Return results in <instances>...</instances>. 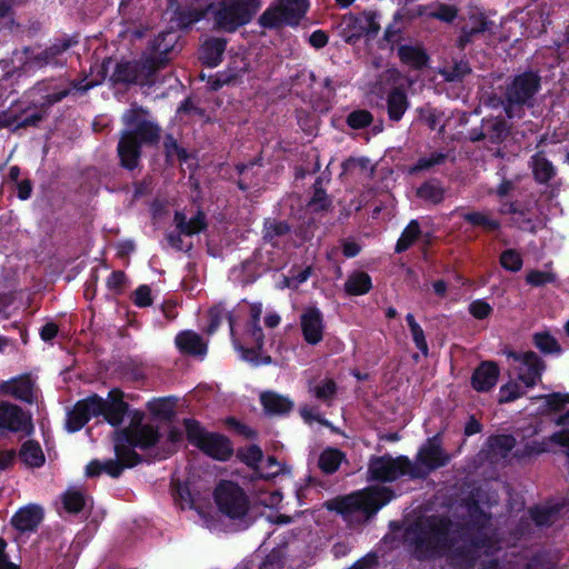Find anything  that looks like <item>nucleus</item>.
Segmentation results:
<instances>
[{
	"mask_svg": "<svg viewBox=\"0 0 569 569\" xmlns=\"http://www.w3.org/2000/svg\"><path fill=\"white\" fill-rule=\"evenodd\" d=\"M557 281V274L551 271H542L538 269L530 270L526 276V282L532 287H543L548 283Z\"/></svg>",
	"mask_w": 569,
	"mask_h": 569,
	"instance_id": "nucleus-61",
	"label": "nucleus"
},
{
	"mask_svg": "<svg viewBox=\"0 0 569 569\" xmlns=\"http://www.w3.org/2000/svg\"><path fill=\"white\" fill-rule=\"evenodd\" d=\"M459 217L473 228H481L486 233H493L500 230L501 222L492 218L488 212L459 210Z\"/></svg>",
	"mask_w": 569,
	"mask_h": 569,
	"instance_id": "nucleus-33",
	"label": "nucleus"
},
{
	"mask_svg": "<svg viewBox=\"0 0 569 569\" xmlns=\"http://www.w3.org/2000/svg\"><path fill=\"white\" fill-rule=\"evenodd\" d=\"M260 402L268 415H286L293 408V402L289 398L273 391L262 392Z\"/></svg>",
	"mask_w": 569,
	"mask_h": 569,
	"instance_id": "nucleus-34",
	"label": "nucleus"
},
{
	"mask_svg": "<svg viewBox=\"0 0 569 569\" xmlns=\"http://www.w3.org/2000/svg\"><path fill=\"white\" fill-rule=\"evenodd\" d=\"M470 73V64L465 58L453 59L450 66L441 70V74L447 81H462Z\"/></svg>",
	"mask_w": 569,
	"mask_h": 569,
	"instance_id": "nucleus-48",
	"label": "nucleus"
},
{
	"mask_svg": "<svg viewBox=\"0 0 569 569\" xmlns=\"http://www.w3.org/2000/svg\"><path fill=\"white\" fill-rule=\"evenodd\" d=\"M387 114L391 122H399L410 106L406 91L393 87L387 94Z\"/></svg>",
	"mask_w": 569,
	"mask_h": 569,
	"instance_id": "nucleus-31",
	"label": "nucleus"
},
{
	"mask_svg": "<svg viewBox=\"0 0 569 569\" xmlns=\"http://www.w3.org/2000/svg\"><path fill=\"white\" fill-rule=\"evenodd\" d=\"M412 557L431 561L447 557L451 560L472 561L470 548L461 542L453 521L447 516H431L407 530Z\"/></svg>",
	"mask_w": 569,
	"mask_h": 569,
	"instance_id": "nucleus-2",
	"label": "nucleus"
},
{
	"mask_svg": "<svg viewBox=\"0 0 569 569\" xmlns=\"http://www.w3.org/2000/svg\"><path fill=\"white\" fill-rule=\"evenodd\" d=\"M541 89V77L538 71L526 70L513 77H510L499 98V104L502 107L508 119H521L527 108H532L536 102V96Z\"/></svg>",
	"mask_w": 569,
	"mask_h": 569,
	"instance_id": "nucleus-5",
	"label": "nucleus"
},
{
	"mask_svg": "<svg viewBox=\"0 0 569 569\" xmlns=\"http://www.w3.org/2000/svg\"><path fill=\"white\" fill-rule=\"evenodd\" d=\"M406 322L411 333L412 341L416 348L427 357L429 355V347L425 336V331L421 326L416 321V318L412 313H407Z\"/></svg>",
	"mask_w": 569,
	"mask_h": 569,
	"instance_id": "nucleus-50",
	"label": "nucleus"
},
{
	"mask_svg": "<svg viewBox=\"0 0 569 569\" xmlns=\"http://www.w3.org/2000/svg\"><path fill=\"white\" fill-rule=\"evenodd\" d=\"M526 393L521 385L516 381H509L500 387L499 402L508 403L521 398Z\"/></svg>",
	"mask_w": 569,
	"mask_h": 569,
	"instance_id": "nucleus-58",
	"label": "nucleus"
},
{
	"mask_svg": "<svg viewBox=\"0 0 569 569\" xmlns=\"http://www.w3.org/2000/svg\"><path fill=\"white\" fill-rule=\"evenodd\" d=\"M312 392L318 400L328 403L337 393V383L332 379H325L312 389Z\"/></svg>",
	"mask_w": 569,
	"mask_h": 569,
	"instance_id": "nucleus-60",
	"label": "nucleus"
},
{
	"mask_svg": "<svg viewBox=\"0 0 569 569\" xmlns=\"http://www.w3.org/2000/svg\"><path fill=\"white\" fill-rule=\"evenodd\" d=\"M468 520L455 522L456 532L462 536L461 542L470 548L471 557L475 560L479 550L489 548L492 539L487 532L490 527L491 515L486 512L478 501L473 500L468 505Z\"/></svg>",
	"mask_w": 569,
	"mask_h": 569,
	"instance_id": "nucleus-6",
	"label": "nucleus"
},
{
	"mask_svg": "<svg viewBox=\"0 0 569 569\" xmlns=\"http://www.w3.org/2000/svg\"><path fill=\"white\" fill-rule=\"evenodd\" d=\"M228 41L221 37L206 39L199 48V60L208 68H214L222 61Z\"/></svg>",
	"mask_w": 569,
	"mask_h": 569,
	"instance_id": "nucleus-28",
	"label": "nucleus"
},
{
	"mask_svg": "<svg viewBox=\"0 0 569 569\" xmlns=\"http://www.w3.org/2000/svg\"><path fill=\"white\" fill-rule=\"evenodd\" d=\"M418 120L425 122L430 130H436L442 113L430 104L417 108Z\"/></svg>",
	"mask_w": 569,
	"mask_h": 569,
	"instance_id": "nucleus-62",
	"label": "nucleus"
},
{
	"mask_svg": "<svg viewBox=\"0 0 569 569\" xmlns=\"http://www.w3.org/2000/svg\"><path fill=\"white\" fill-rule=\"evenodd\" d=\"M44 517L43 508L28 505L20 508L11 518V525L20 532H32L38 529Z\"/></svg>",
	"mask_w": 569,
	"mask_h": 569,
	"instance_id": "nucleus-26",
	"label": "nucleus"
},
{
	"mask_svg": "<svg viewBox=\"0 0 569 569\" xmlns=\"http://www.w3.org/2000/svg\"><path fill=\"white\" fill-rule=\"evenodd\" d=\"M400 62L413 70H422L429 63V54L420 46L400 44L397 48Z\"/></svg>",
	"mask_w": 569,
	"mask_h": 569,
	"instance_id": "nucleus-30",
	"label": "nucleus"
},
{
	"mask_svg": "<svg viewBox=\"0 0 569 569\" xmlns=\"http://www.w3.org/2000/svg\"><path fill=\"white\" fill-rule=\"evenodd\" d=\"M129 409V403L124 401V392L120 388H112L107 398H102L100 417L111 427L117 428L122 425Z\"/></svg>",
	"mask_w": 569,
	"mask_h": 569,
	"instance_id": "nucleus-22",
	"label": "nucleus"
},
{
	"mask_svg": "<svg viewBox=\"0 0 569 569\" xmlns=\"http://www.w3.org/2000/svg\"><path fill=\"white\" fill-rule=\"evenodd\" d=\"M421 228L418 220L413 219L402 230L399 239L397 240L395 252L402 253L407 251L420 238Z\"/></svg>",
	"mask_w": 569,
	"mask_h": 569,
	"instance_id": "nucleus-41",
	"label": "nucleus"
},
{
	"mask_svg": "<svg viewBox=\"0 0 569 569\" xmlns=\"http://www.w3.org/2000/svg\"><path fill=\"white\" fill-rule=\"evenodd\" d=\"M213 500L221 515L238 520L247 516L250 500L242 487L231 480H220L213 490Z\"/></svg>",
	"mask_w": 569,
	"mask_h": 569,
	"instance_id": "nucleus-11",
	"label": "nucleus"
},
{
	"mask_svg": "<svg viewBox=\"0 0 569 569\" xmlns=\"http://www.w3.org/2000/svg\"><path fill=\"white\" fill-rule=\"evenodd\" d=\"M158 66V61L144 56L139 60H121L116 63L109 81L113 87L144 86L151 81Z\"/></svg>",
	"mask_w": 569,
	"mask_h": 569,
	"instance_id": "nucleus-12",
	"label": "nucleus"
},
{
	"mask_svg": "<svg viewBox=\"0 0 569 569\" xmlns=\"http://www.w3.org/2000/svg\"><path fill=\"white\" fill-rule=\"evenodd\" d=\"M174 401L169 398H153L148 402V409L157 417L169 419L173 416Z\"/></svg>",
	"mask_w": 569,
	"mask_h": 569,
	"instance_id": "nucleus-55",
	"label": "nucleus"
},
{
	"mask_svg": "<svg viewBox=\"0 0 569 569\" xmlns=\"http://www.w3.org/2000/svg\"><path fill=\"white\" fill-rule=\"evenodd\" d=\"M499 262L501 267L510 272H518L522 269L523 259L517 249H506L501 252Z\"/></svg>",
	"mask_w": 569,
	"mask_h": 569,
	"instance_id": "nucleus-56",
	"label": "nucleus"
},
{
	"mask_svg": "<svg viewBox=\"0 0 569 569\" xmlns=\"http://www.w3.org/2000/svg\"><path fill=\"white\" fill-rule=\"evenodd\" d=\"M331 199L322 188V179L318 177L313 183V194L308 202V207L313 212L325 211L331 207Z\"/></svg>",
	"mask_w": 569,
	"mask_h": 569,
	"instance_id": "nucleus-49",
	"label": "nucleus"
},
{
	"mask_svg": "<svg viewBox=\"0 0 569 569\" xmlns=\"http://www.w3.org/2000/svg\"><path fill=\"white\" fill-rule=\"evenodd\" d=\"M10 392L16 399L32 403L33 382L28 376L20 377L13 380Z\"/></svg>",
	"mask_w": 569,
	"mask_h": 569,
	"instance_id": "nucleus-52",
	"label": "nucleus"
},
{
	"mask_svg": "<svg viewBox=\"0 0 569 569\" xmlns=\"http://www.w3.org/2000/svg\"><path fill=\"white\" fill-rule=\"evenodd\" d=\"M177 38L173 32H160L152 40H150L148 50L149 53L146 58H153L158 61L157 71L163 69L169 62V54L174 48Z\"/></svg>",
	"mask_w": 569,
	"mask_h": 569,
	"instance_id": "nucleus-25",
	"label": "nucleus"
},
{
	"mask_svg": "<svg viewBox=\"0 0 569 569\" xmlns=\"http://www.w3.org/2000/svg\"><path fill=\"white\" fill-rule=\"evenodd\" d=\"M238 458L249 468L256 469L263 458V452L258 445H250L238 451Z\"/></svg>",
	"mask_w": 569,
	"mask_h": 569,
	"instance_id": "nucleus-59",
	"label": "nucleus"
},
{
	"mask_svg": "<svg viewBox=\"0 0 569 569\" xmlns=\"http://www.w3.org/2000/svg\"><path fill=\"white\" fill-rule=\"evenodd\" d=\"M448 159V154L442 151H433L428 157H420L415 164L408 169L409 174H417L421 171L430 170L436 166L443 164Z\"/></svg>",
	"mask_w": 569,
	"mask_h": 569,
	"instance_id": "nucleus-47",
	"label": "nucleus"
},
{
	"mask_svg": "<svg viewBox=\"0 0 569 569\" xmlns=\"http://www.w3.org/2000/svg\"><path fill=\"white\" fill-rule=\"evenodd\" d=\"M174 343L178 350L184 356L204 357L208 351L207 342L199 333L192 330L179 332L176 336Z\"/></svg>",
	"mask_w": 569,
	"mask_h": 569,
	"instance_id": "nucleus-29",
	"label": "nucleus"
},
{
	"mask_svg": "<svg viewBox=\"0 0 569 569\" xmlns=\"http://www.w3.org/2000/svg\"><path fill=\"white\" fill-rule=\"evenodd\" d=\"M533 346L543 355H560L562 348L549 331H538L532 335Z\"/></svg>",
	"mask_w": 569,
	"mask_h": 569,
	"instance_id": "nucleus-43",
	"label": "nucleus"
},
{
	"mask_svg": "<svg viewBox=\"0 0 569 569\" xmlns=\"http://www.w3.org/2000/svg\"><path fill=\"white\" fill-rule=\"evenodd\" d=\"M426 473L420 472L418 468H413V463L407 456L396 458L388 453L373 456L368 465L369 479L382 483L392 482L405 476L411 479H426Z\"/></svg>",
	"mask_w": 569,
	"mask_h": 569,
	"instance_id": "nucleus-9",
	"label": "nucleus"
},
{
	"mask_svg": "<svg viewBox=\"0 0 569 569\" xmlns=\"http://www.w3.org/2000/svg\"><path fill=\"white\" fill-rule=\"evenodd\" d=\"M20 460L31 468H39L44 463V455L38 441L27 440L19 451Z\"/></svg>",
	"mask_w": 569,
	"mask_h": 569,
	"instance_id": "nucleus-39",
	"label": "nucleus"
},
{
	"mask_svg": "<svg viewBox=\"0 0 569 569\" xmlns=\"http://www.w3.org/2000/svg\"><path fill=\"white\" fill-rule=\"evenodd\" d=\"M373 122L372 113L367 109H357L351 111L347 118L346 123L353 130L368 128Z\"/></svg>",
	"mask_w": 569,
	"mask_h": 569,
	"instance_id": "nucleus-54",
	"label": "nucleus"
},
{
	"mask_svg": "<svg viewBox=\"0 0 569 569\" xmlns=\"http://www.w3.org/2000/svg\"><path fill=\"white\" fill-rule=\"evenodd\" d=\"M134 448L136 447H130L128 443L116 445L114 451L117 460L121 461L123 470L126 468H133L142 461V457L134 450Z\"/></svg>",
	"mask_w": 569,
	"mask_h": 569,
	"instance_id": "nucleus-53",
	"label": "nucleus"
},
{
	"mask_svg": "<svg viewBox=\"0 0 569 569\" xmlns=\"http://www.w3.org/2000/svg\"><path fill=\"white\" fill-rule=\"evenodd\" d=\"M173 485V497L179 501L182 508L188 507L189 509L194 508L196 498L191 491L189 482H172Z\"/></svg>",
	"mask_w": 569,
	"mask_h": 569,
	"instance_id": "nucleus-57",
	"label": "nucleus"
},
{
	"mask_svg": "<svg viewBox=\"0 0 569 569\" xmlns=\"http://www.w3.org/2000/svg\"><path fill=\"white\" fill-rule=\"evenodd\" d=\"M262 0H220L213 11V29L233 33L248 24L261 8Z\"/></svg>",
	"mask_w": 569,
	"mask_h": 569,
	"instance_id": "nucleus-7",
	"label": "nucleus"
},
{
	"mask_svg": "<svg viewBox=\"0 0 569 569\" xmlns=\"http://www.w3.org/2000/svg\"><path fill=\"white\" fill-rule=\"evenodd\" d=\"M511 128L512 126L502 117L483 118L479 127L468 131V139L471 142L486 141L499 146L509 138Z\"/></svg>",
	"mask_w": 569,
	"mask_h": 569,
	"instance_id": "nucleus-16",
	"label": "nucleus"
},
{
	"mask_svg": "<svg viewBox=\"0 0 569 569\" xmlns=\"http://www.w3.org/2000/svg\"><path fill=\"white\" fill-rule=\"evenodd\" d=\"M290 231V226L287 221H270L264 223L263 239L271 241L273 238L282 237Z\"/></svg>",
	"mask_w": 569,
	"mask_h": 569,
	"instance_id": "nucleus-64",
	"label": "nucleus"
},
{
	"mask_svg": "<svg viewBox=\"0 0 569 569\" xmlns=\"http://www.w3.org/2000/svg\"><path fill=\"white\" fill-rule=\"evenodd\" d=\"M32 431L33 425L29 413L18 405L0 401V435L4 432L30 435Z\"/></svg>",
	"mask_w": 569,
	"mask_h": 569,
	"instance_id": "nucleus-19",
	"label": "nucleus"
},
{
	"mask_svg": "<svg viewBox=\"0 0 569 569\" xmlns=\"http://www.w3.org/2000/svg\"><path fill=\"white\" fill-rule=\"evenodd\" d=\"M450 455L442 448L440 435L437 433L433 437L428 438L419 448L413 468H418L420 472H427V478L430 472L447 466L450 462Z\"/></svg>",
	"mask_w": 569,
	"mask_h": 569,
	"instance_id": "nucleus-14",
	"label": "nucleus"
},
{
	"mask_svg": "<svg viewBox=\"0 0 569 569\" xmlns=\"http://www.w3.org/2000/svg\"><path fill=\"white\" fill-rule=\"evenodd\" d=\"M243 339L246 345L240 343L236 339H233V345L244 361L253 366L270 365L272 362L270 356L261 357L264 346V333L260 325H247Z\"/></svg>",
	"mask_w": 569,
	"mask_h": 569,
	"instance_id": "nucleus-15",
	"label": "nucleus"
},
{
	"mask_svg": "<svg viewBox=\"0 0 569 569\" xmlns=\"http://www.w3.org/2000/svg\"><path fill=\"white\" fill-rule=\"evenodd\" d=\"M417 196L425 201L438 204L445 199V189L438 180L433 179L423 182L417 189Z\"/></svg>",
	"mask_w": 569,
	"mask_h": 569,
	"instance_id": "nucleus-46",
	"label": "nucleus"
},
{
	"mask_svg": "<svg viewBox=\"0 0 569 569\" xmlns=\"http://www.w3.org/2000/svg\"><path fill=\"white\" fill-rule=\"evenodd\" d=\"M78 44V40L76 37H63L61 39H57L53 43L47 47L39 53L29 56V48L24 49L27 54L28 63L30 67H34L41 69L46 66L53 67H62L66 63V60H62V56L66 51H68L73 46Z\"/></svg>",
	"mask_w": 569,
	"mask_h": 569,
	"instance_id": "nucleus-18",
	"label": "nucleus"
},
{
	"mask_svg": "<svg viewBox=\"0 0 569 569\" xmlns=\"http://www.w3.org/2000/svg\"><path fill=\"white\" fill-rule=\"evenodd\" d=\"M308 9L309 0H277L260 14L258 23L268 30L297 27Z\"/></svg>",
	"mask_w": 569,
	"mask_h": 569,
	"instance_id": "nucleus-10",
	"label": "nucleus"
},
{
	"mask_svg": "<svg viewBox=\"0 0 569 569\" xmlns=\"http://www.w3.org/2000/svg\"><path fill=\"white\" fill-rule=\"evenodd\" d=\"M543 399L545 406L551 412L561 411L567 403H569L568 393L551 392L539 397Z\"/></svg>",
	"mask_w": 569,
	"mask_h": 569,
	"instance_id": "nucleus-63",
	"label": "nucleus"
},
{
	"mask_svg": "<svg viewBox=\"0 0 569 569\" xmlns=\"http://www.w3.org/2000/svg\"><path fill=\"white\" fill-rule=\"evenodd\" d=\"M343 458L345 453L341 450L327 448L320 453L318 466L323 473L332 475L339 469Z\"/></svg>",
	"mask_w": 569,
	"mask_h": 569,
	"instance_id": "nucleus-42",
	"label": "nucleus"
},
{
	"mask_svg": "<svg viewBox=\"0 0 569 569\" xmlns=\"http://www.w3.org/2000/svg\"><path fill=\"white\" fill-rule=\"evenodd\" d=\"M549 438L550 436L542 441L530 440L525 442L515 450L513 457L518 460H525L547 452L549 450V443H553Z\"/></svg>",
	"mask_w": 569,
	"mask_h": 569,
	"instance_id": "nucleus-44",
	"label": "nucleus"
},
{
	"mask_svg": "<svg viewBox=\"0 0 569 569\" xmlns=\"http://www.w3.org/2000/svg\"><path fill=\"white\" fill-rule=\"evenodd\" d=\"M223 319L228 320L230 335L234 338V317L231 312H227L224 308L220 305H216L209 309L208 312V328L207 333H214L218 328L221 326Z\"/></svg>",
	"mask_w": 569,
	"mask_h": 569,
	"instance_id": "nucleus-40",
	"label": "nucleus"
},
{
	"mask_svg": "<svg viewBox=\"0 0 569 569\" xmlns=\"http://www.w3.org/2000/svg\"><path fill=\"white\" fill-rule=\"evenodd\" d=\"M489 451L495 456L507 458L516 447V438L512 435H496L488 438Z\"/></svg>",
	"mask_w": 569,
	"mask_h": 569,
	"instance_id": "nucleus-45",
	"label": "nucleus"
},
{
	"mask_svg": "<svg viewBox=\"0 0 569 569\" xmlns=\"http://www.w3.org/2000/svg\"><path fill=\"white\" fill-rule=\"evenodd\" d=\"M530 167L533 180L538 184L548 186L557 174L556 167L541 151L531 156Z\"/></svg>",
	"mask_w": 569,
	"mask_h": 569,
	"instance_id": "nucleus-32",
	"label": "nucleus"
},
{
	"mask_svg": "<svg viewBox=\"0 0 569 569\" xmlns=\"http://www.w3.org/2000/svg\"><path fill=\"white\" fill-rule=\"evenodd\" d=\"M495 22L483 12H471L467 21L460 27L459 36L456 39V47L463 51L466 47L472 43L485 32H491Z\"/></svg>",
	"mask_w": 569,
	"mask_h": 569,
	"instance_id": "nucleus-21",
	"label": "nucleus"
},
{
	"mask_svg": "<svg viewBox=\"0 0 569 569\" xmlns=\"http://www.w3.org/2000/svg\"><path fill=\"white\" fill-rule=\"evenodd\" d=\"M102 397L92 393L84 399L78 400L67 415L66 427L69 432L80 431L91 418L101 415Z\"/></svg>",
	"mask_w": 569,
	"mask_h": 569,
	"instance_id": "nucleus-17",
	"label": "nucleus"
},
{
	"mask_svg": "<svg viewBox=\"0 0 569 569\" xmlns=\"http://www.w3.org/2000/svg\"><path fill=\"white\" fill-rule=\"evenodd\" d=\"M121 433L126 443L141 450L153 448L161 438L158 428L149 423L139 425L133 428H126Z\"/></svg>",
	"mask_w": 569,
	"mask_h": 569,
	"instance_id": "nucleus-24",
	"label": "nucleus"
},
{
	"mask_svg": "<svg viewBox=\"0 0 569 569\" xmlns=\"http://www.w3.org/2000/svg\"><path fill=\"white\" fill-rule=\"evenodd\" d=\"M171 10L180 29L191 28L194 23L201 21L207 13L206 9L202 8H182L180 2Z\"/></svg>",
	"mask_w": 569,
	"mask_h": 569,
	"instance_id": "nucleus-38",
	"label": "nucleus"
},
{
	"mask_svg": "<svg viewBox=\"0 0 569 569\" xmlns=\"http://www.w3.org/2000/svg\"><path fill=\"white\" fill-rule=\"evenodd\" d=\"M499 373L496 362L482 361L471 376V386L478 392H488L497 385Z\"/></svg>",
	"mask_w": 569,
	"mask_h": 569,
	"instance_id": "nucleus-27",
	"label": "nucleus"
},
{
	"mask_svg": "<svg viewBox=\"0 0 569 569\" xmlns=\"http://www.w3.org/2000/svg\"><path fill=\"white\" fill-rule=\"evenodd\" d=\"M183 426L188 442L198 448L206 456L218 461H228L232 457L233 447L227 436L207 431L201 423L193 418L183 419Z\"/></svg>",
	"mask_w": 569,
	"mask_h": 569,
	"instance_id": "nucleus-8",
	"label": "nucleus"
},
{
	"mask_svg": "<svg viewBox=\"0 0 569 569\" xmlns=\"http://www.w3.org/2000/svg\"><path fill=\"white\" fill-rule=\"evenodd\" d=\"M300 328L303 340L316 346L323 339L325 319L322 311L315 307H307L300 315Z\"/></svg>",
	"mask_w": 569,
	"mask_h": 569,
	"instance_id": "nucleus-23",
	"label": "nucleus"
},
{
	"mask_svg": "<svg viewBox=\"0 0 569 569\" xmlns=\"http://www.w3.org/2000/svg\"><path fill=\"white\" fill-rule=\"evenodd\" d=\"M508 357L525 367V371H520L518 375V379L525 385V387L532 388L541 380L547 365L535 351H510Z\"/></svg>",
	"mask_w": 569,
	"mask_h": 569,
	"instance_id": "nucleus-20",
	"label": "nucleus"
},
{
	"mask_svg": "<svg viewBox=\"0 0 569 569\" xmlns=\"http://www.w3.org/2000/svg\"><path fill=\"white\" fill-rule=\"evenodd\" d=\"M372 287V279L369 273L360 270L352 271L343 283L346 295L352 297L367 295Z\"/></svg>",
	"mask_w": 569,
	"mask_h": 569,
	"instance_id": "nucleus-36",
	"label": "nucleus"
},
{
	"mask_svg": "<svg viewBox=\"0 0 569 569\" xmlns=\"http://www.w3.org/2000/svg\"><path fill=\"white\" fill-rule=\"evenodd\" d=\"M380 31L378 13L376 11L363 12L362 16H351L346 20L341 30V37L346 43L355 46L363 37L375 39Z\"/></svg>",
	"mask_w": 569,
	"mask_h": 569,
	"instance_id": "nucleus-13",
	"label": "nucleus"
},
{
	"mask_svg": "<svg viewBox=\"0 0 569 569\" xmlns=\"http://www.w3.org/2000/svg\"><path fill=\"white\" fill-rule=\"evenodd\" d=\"M41 89L36 87L23 94L20 100L10 104L0 112V129L18 132L20 129L39 128L50 113L53 104L67 98L71 90L62 89L52 93L40 94Z\"/></svg>",
	"mask_w": 569,
	"mask_h": 569,
	"instance_id": "nucleus-3",
	"label": "nucleus"
},
{
	"mask_svg": "<svg viewBox=\"0 0 569 569\" xmlns=\"http://www.w3.org/2000/svg\"><path fill=\"white\" fill-rule=\"evenodd\" d=\"M174 222L180 233L186 236L200 233L208 227L206 214L201 210H199L190 220H187L184 213L177 211L174 213Z\"/></svg>",
	"mask_w": 569,
	"mask_h": 569,
	"instance_id": "nucleus-37",
	"label": "nucleus"
},
{
	"mask_svg": "<svg viewBox=\"0 0 569 569\" xmlns=\"http://www.w3.org/2000/svg\"><path fill=\"white\" fill-rule=\"evenodd\" d=\"M120 121L122 129L116 147L118 164L121 169L133 173L142 169L143 149H157L162 141L164 162L173 166L178 160L186 163L190 153L172 133L162 138V127L149 109L133 102L126 109Z\"/></svg>",
	"mask_w": 569,
	"mask_h": 569,
	"instance_id": "nucleus-1",
	"label": "nucleus"
},
{
	"mask_svg": "<svg viewBox=\"0 0 569 569\" xmlns=\"http://www.w3.org/2000/svg\"><path fill=\"white\" fill-rule=\"evenodd\" d=\"M64 510L68 513L77 515L81 512L86 506V497L83 492L77 489H68L61 496Z\"/></svg>",
	"mask_w": 569,
	"mask_h": 569,
	"instance_id": "nucleus-51",
	"label": "nucleus"
},
{
	"mask_svg": "<svg viewBox=\"0 0 569 569\" xmlns=\"http://www.w3.org/2000/svg\"><path fill=\"white\" fill-rule=\"evenodd\" d=\"M122 472L123 465L117 459H108L106 461L92 459L86 466V477L88 478H97L102 473H107L111 478L117 479L122 475Z\"/></svg>",
	"mask_w": 569,
	"mask_h": 569,
	"instance_id": "nucleus-35",
	"label": "nucleus"
},
{
	"mask_svg": "<svg viewBox=\"0 0 569 569\" xmlns=\"http://www.w3.org/2000/svg\"><path fill=\"white\" fill-rule=\"evenodd\" d=\"M395 498V491L388 487L370 486L349 495L328 500L325 506L349 521L356 513L362 515V520L371 519L377 512Z\"/></svg>",
	"mask_w": 569,
	"mask_h": 569,
	"instance_id": "nucleus-4",
	"label": "nucleus"
}]
</instances>
